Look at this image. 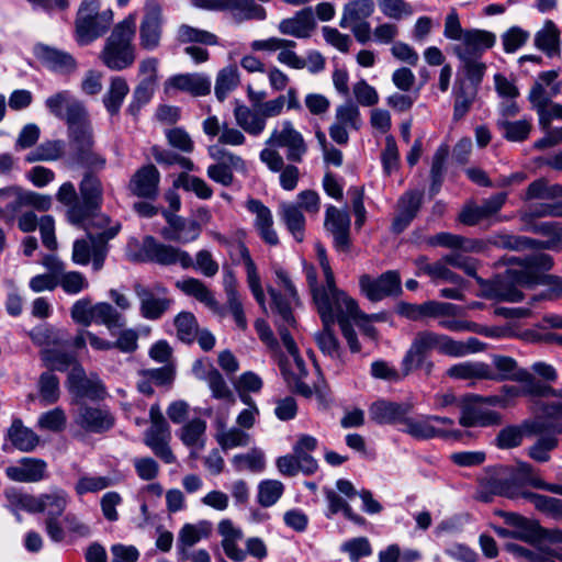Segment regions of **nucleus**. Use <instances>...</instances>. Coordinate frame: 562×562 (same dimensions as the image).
<instances>
[{"instance_id": "nucleus-8", "label": "nucleus", "mask_w": 562, "mask_h": 562, "mask_svg": "<svg viewBox=\"0 0 562 562\" xmlns=\"http://www.w3.org/2000/svg\"><path fill=\"white\" fill-rule=\"evenodd\" d=\"M306 281L321 318L330 321V308L347 312V314L352 317L359 314L358 303L344 291L338 290L335 283L334 288L328 286L326 283L325 285L318 286L317 273L314 268L307 270Z\"/></svg>"}, {"instance_id": "nucleus-26", "label": "nucleus", "mask_w": 562, "mask_h": 562, "mask_svg": "<svg viewBox=\"0 0 562 562\" xmlns=\"http://www.w3.org/2000/svg\"><path fill=\"white\" fill-rule=\"evenodd\" d=\"M34 56L44 67L57 74L68 75L77 69V61L71 54L46 44H36Z\"/></svg>"}, {"instance_id": "nucleus-6", "label": "nucleus", "mask_w": 562, "mask_h": 562, "mask_svg": "<svg viewBox=\"0 0 562 562\" xmlns=\"http://www.w3.org/2000/svg\"><path fill=\"white\" fill-rule=\"evenodd\" d=\"M135 33L136 23L133 15H128L117 23L100 53L103 65L113 71H122L132 67L136 60V47L133 43Z\"/></svg>"}, {"instance_id": "nucleus-18", "label": "nucleus", "mask_w": 562, "mask_h": 562, "mask_svg": "<svg viewBox=\"0 0 562 562\" xmlns=\"http://www.w3.org/2000/svg\"><path fill=\"white\" fill-rule=\"evenodd\" d=\"M362 126L358 105L348 100L336 108L335 122L329 126V136L338 145L349 142L348 128L359 131Z\"/></svg>"}, {"instance_id": "nucleus-41", "label": "nucleus", "mask_w": 562, "mask_h": 562, "mask_svg": "<svg viewBox=\"0 0 562 562\" xmlns=\"http://www.w3.org/2000/svg\"><path fill=\"white\" fill-rule=\"evenodd\" d=\"M130 92V87L125 78L115 76L111 78L109 90L103 95V104L111 116L120 113L125 97Z\"/></svg>"}, {"instance_id": "nucleus-42", "label": "nucleus", "mask_w": 562, "mask_h": 562, "mask_svg": "<svg viewBox=\"0 0 562 562\" xmlns=\"http://www.w3.org/2000/svg\"><path fill=\"white\" fill-rule=\"evenodd\" d=\"M8 437L16 449L24 452L33 451L40 442V437L32 429L25 427L21 419L12 422Z\"/></svg>"}, {"instance_id": "nucleus-21", "label": "nucleus", "mask_w": 562, "mask_h": 562, "mask_svg": "<svg viewBox=\"0 0 562 562\" xmlns=\"http://www.w3.org/2000/svg\"><path fill=\"white\" fill-rule=\"evenodd\" d=\"M493 362L497 372L490 367V374L492 378H486V380L528 382L526 391L528 393H533L539 380H537L536 376L527 369L518 368L515 359L506 356H496Z\"/></svg>"}, {"instance_id": "nucleus-44", "label": "nucleus", "mask_w": 562, "mask_h": 562, "mask_svg": "<svg viewBox=\"0 0 562 562\" xmlns=\"http://www.w3.org/2000/svg\"><path fill=\"white\" fill-rule=\"evenodd\" d=\"M66 154V144L63 139H50L41 143L35 149L31 150L24 158L29 164L35 161H56Z\"/></svg>"}, {"instance_id": "nucleus-27", "label": "nucleus", "mask_w": 562, "mask_h": 562, "mask_svg": "<svg viewBox=\"0 0 562 562\" xmlns=\"http://www.w3.org/2000/svg\"><path fill=\"white\" fill-rule=\"evenodd\" d=\"M506 200L507 193L499 192L483 200L480 205H465L459 214V221L464 225L475 226L498 213Z\"/></svg>"}, {"instance_id": "nucleus-49", "label": "nucleus", "mask_w": 562, "mask_h": 562, "mask_svg": "<svg viewBox=\"0 0 562 562\" xmlns=\"http://www.w3.org/2000/svg\"><path fill=\"white\" fill-rule=\"evenodd\" d=\"M537 436V440L528 447L527 456L538 463L549 462L551 460V452L559 446V439L550 432Z\"/></svg>"}, {"instance_id": "nucleus-51", "label": "nucleus", "mask_w": 562, "mask_h": 562, "mask_svg": "<svg viewBox=\"0 0 562 562\" xmlns=\"http://www.w3.org/2000/svg\"><path fill=\"white\" fill-rule=\"evenodd\" d=\"M234 116L238 126L250 135L257 136L265 130L266 120L260 113L251 111L246 105H237Z\"/></svg>"}, {"instance_id": "nucleus-23", "label": "nucleus", "mask_w": 562, "mask_h": 562, "mask_svg": "<svg viewBox=\"0 0 562 562\" xmlns=\"http://www.w3.org/2000/svg\"><path fill=\"white\" fill-rule=\"evenodd\" d=\"M340 314H347V312H339L338 308H330V321L321 318L323 322V330L315 334V341L319 350L325 356L337 361V367L342 369L346 364L345 352L338 338L331 330V326L336 322V316Z\"/></svg>"}, {"instance_id": "nucleus-62", "label": "nucleus", "mask_w": 562, "mask_h": 562, "mask_svg": "<svg viewBox=\"0 0 562 562\" xmlns=\"http://www.w3.org/2000/svg\"><path fill=\"white\" fill-rule=\"evenodd\" d=\"M57 286H60L65 293L75 295L88 289L89 282L79 271H63L57 276Z\"/></svg>"}, {"instance_id": "nucleus-9", "label": "nucleus", "mask_w": 562, "mask_h": 562, "mask_svg": "<svg viewBox=\"0 0 562 562\" xmlns=\"http://www.w3.org/2000/svg\"><path fill=\"white\" fill-rule=\"evenodd\" d=\"M113 21L111 10L98 12L97 0H83L75 21L77 41L88 45L108 32Z\"/></svg>"}, {"instance_id": "nucleus-4", "label": "nucleus", "mask_w": 562, "mask_h": 562, "mask_svg": "<svg viewBox=\"0 0 562 562\" xmlns=\"http://www.w3.org/2000/svg\"><path fill=\"white\" fill-rule=\"evenodd\" d=\"M130 244L128 259L137 263H155L169 267L180 265L183 269L195 268L207 278L218 272V263L213 259L209 250L202 249L195 255V262L190 254L178 247L159 241L151 235L143 237L142 241Z\"/></svg>"}, {"instance_id": "nucleus-43", "label": "nucleus", "mask_w": 562, "mask_h": 562, "mask_svg": "<svg viewBox=\"0 0 562 562\" xmlns=\"http://www.w3.org/2000/svg\"><path fill=\"white\" fill-rule=\"evenodd\" d=\"M280 216L294 239L302 243L305 233V216L300 206L292 203H282L280 205Z\"/></svg>"}, {"instance_id": "nucleus-57", "label": "nucleus", "mask_w": 562, "mask_h": 562, "mask_svg": "<svg viewBox=\"0 0 562 562\" xmlns=\"http://www.w3.org/2000/svg\"><path fill=\"white\" fill-rule=\"evenodd\" d=\"M40 401L43 405H50L60 396L59 379L50 371L43 372L37 382Z\"/></svg>"}, {"instance_id": "nucleus-24", "label": "nucleus", "mask_w": 562, "mask_h": 562, "mask_svg": "<svg viewBox=\"0 0 562 562\" xmlns=\"http://www.w3.org/2000/svg\"><path fill=\"white\" fill-rule=\"evenodd\" d=\"M160 172L148 164L135 171L128 182V190L137 198L156 200L159 194Z\"/></svg>"}, {"instance_id": "nucleus-12", "label": "nucleus", "mask_w": 562, "mask_h": 562, "mask_svg": "<svg viewBox=\"0 0 562 562\" xmlns=\"http://www.w3.org/2000/svg\"><path fill=\"white\" fill-rule=\"evenodd\" d=\"M133 290L139 301V313L145 319H160L175 302L169 296L168 289L161 283L147 286L140 282H135Z\"/></svg>"}, {"instance_id": "nucleus-47", "label": "nucleus", "mask_w": 562, "mask_h": 562, "mask_svg": "<svg viewBox=\"0 0 562 562\" xmlns=\"http://www.w3.org/2000/svg\"><path fill=\"white\" fill-rule=\"evenodd\" d=\"M374 11L373 0H355L348 2L344 8L342 18L339 25L349 27L351 23L366 22Z\"/></svg>"}, {"instance_id": "nucleus-29", "label": "nucleus", "mask_w": 562, "mask_h": 562, "mask_svg": "<svg viewBox=\"0 0 562 562\" xmlns=\"http://www.w3.org/2000/svg\"><path fill=\"white\" fill-rule=\"evenodd\" d=\"M316 26L314 11L311 7H306L295 12L293 16L281 20L278 24V30L282 35L308 38Z\"/></svg>"}, {"instance_id": "nucleus-7", "label": "nucleus", "mask_w": 562, "mask_h": 562, "mask_svg": "<svg viewBox=\"0 0 562 562\" xmlns=\"http://www.w3.org/2000/svg\"><path fill=\"white\" fill-rule=\"evenodd\" d=\"M432 350L445 355L440 334L431 330L418 331L401 362L402 375L407 376L416 370H420L426 376L431 375L435 364L429 359V352Z\"/></svg>"}, {"instance_id": "nucleus-33", "label": "nucleus", "mask_w": 562, "mask_h": 562, "mask_svg": "<svg viewBox=\"0 0 562 562\" xmlns=\"http://www.w3.org/2000/svg\"><path fill=\"white\" fill-rule=\"evenodd\" d=\"M495 42L496 36L490 31L477 29L465 30L464 37L462 38L464 49L459 52L458 55L479 58L483 52L492 48Z\"/></svg>"}, {"instance_id": "nucleus-14", "label": "nucleus", "mask_w": 562, "mask_h": 562, "mask_svg": "<svg viewBox=\"0 0 562 562\" xmlns=\"http://www.w3.org/2000/svg\"><path fill=\"white\" fill-rule=\"evenodd\" d=\"M138 75L142 77L134 88L132 101L126 111L133 116H137L140 109L150 102L158 83V59L147 57L138 65Z\"/></svg>"}, {"instance_id": "nucleus-64", "label": "nucleus", "mask_w": 562, "mask_h": 562, "mask_svg": "<svg viewBox=\"0 0 562 562\" xmlns=\"http://www.w3.org/2000/svg\"><path fill=\"white\" fill-rule=\"evenodd\" d=\"M176 187H181L186 191L194 192L200 199H210L213 194L211 187L202 179L195 176H190L186 172L179 175L175 181Z\"/></svg>"}, {"instance_id": "nucleus-52", "label": "nucleus", "mask_w": 562, "mask_h": 562, "mask_svg": "<svg viewBox=\"0 0 562 562\" xmlns=\"http://www.w3.org/2000/svg\"><path fill=\"white\" fill-rule=\"evenodd\" d=\"M454 104H453V120H462L470 111L475 97L476 89L465 86L463 80L457 82L454 87Z\"/></svg>"}, {"instance_id": "nucleus-63", "label": "nucleus", "mask_w": 562, "mask_h": 562, "mask_svg": "<svg viewBox=\"0 0 562 562\" xmlns=\"http://www.w3.org/2000/svg\"><path fill=\"white\" fill-rule=\"evenodd\" d=\"M284 492V485L277 480L262 481L258 486V503L262 507L274 505Z\"/></svg>"}, {"instance_id": "nucleus-32", "label": "nucleus", "mask_w": 562, "mask_h": 562, "mask_svg": "<svg viewBox=\"0 0 562 562\" xmlns=\"http://www.w3.org/2000/svg\"><path fill=\"white\" fill-rule=\"evenodd\" d=\"M501 423L502 416L495 411L484 409L472 403H465L461 407L459 424L463 427H488Z\"/></svg>"}, {"instance_id": "nucleus-60", "label": "nucleus", "mask_w": 562, "mask_h": 562, "mask_svg": "<svg viewBox=\"0 0 562 562\" xmlns=\"http://www.w3.org/2000/svg\"><path fill=\"white\" fill-rule=\"evenodd\" d=\"M175 326L177 329V337L184 344H192L199 330L196 317L191 312H180L175 317Z\"/></svg>"}, {"instance_id": "nucleus-59", "label": "nucleus", "mask_w": 562, "mask_h": 562, "mask_svg": "<svg viewBox=\"0 0 562 562\" xmlns=\"http://www.w3.org/2000/svg\"><path fill=\"white\" fill-rule=\"evenodd\" d=\"M124 317L110 303L101 302L93 305L92 323L105 325L110 330L124 326Z\"/></svg>"}, {"instance_id": "nucleus-50", "label": "nucleus", "mask_w": 562, "mask_h": 562, "mask_svg": "<svg viewBox=\"0 0 562 562\" xmlns=\"http://www.w3.org/2000/svg\"><path fill=\"white\" fill-rule=\"evenodd\" d=\"M448 156L449 147L447 145H440L432 156L429 186V195L431 198L437 195L441 189L446 172L445 165Z\"/></svg>"}, {"instance_id": "nucleus-19", "label": "nucleus", "mask_w": 562, "mask_h": 562, "mask_svg": "<svg viewBox=\"0 0 562 562\" xmlns=\"http://www.w3.org/2000/svg\"><path fill=\"white\" fill-rule=\"evenodd\" d=\"M325 228L333 235L334 247L339 252H348L351 247L350 215L334 205H328L325 213Z\"/></svg>"}, {"instance_id": "nucleus-10", "label": "nucleus", "mask_w": 562, "mask_h": 562, "mask_svg": "<svg viewBox=\"0 0 562 562\" xmlns=\"http://www.w3.org/2000/svg\"><path fill=\"white\" fill-rule=\"evenodd\" d=\"M506 525L514 528V539L540 547L543 543H562L561 529H548L536 519L512 512H499Z\"/></svg>"}, {"instance_id": "nucleus-5", "label": "nucleus", "mask_w": 562, "mask_h": 562, "mask_svg": "<svg viewBox=\"0 0 562 562\" xmlns=\"http://www.w3.org/2000/svg\"><path fill=\"white\" fill-rule=\"evenodd\" d=\"M69 158L86 169L103 170L106 158L95 150L94 131L88 110L79 105L70 109L67 124Z\"/></svg>"}, {"instance_id": "nucleus-39", "label": "nucleus", "mask_w": 562, "mask_h": 562, "mask_svg": "<svg viewBox=\"0 0 562 562\" xmlns=\"http://www.w3.org/2000/svg\"><path fill=\"white\" fill-rule=\"evenodd\" d=\"M535 46L548 57L560 55V31L553 21L547 20L543 27L536 33Z\"/></svg>"}, {"instance_id": "nucleus-11", "label": "nucleus", "mask_w": 562, "mask_h": 562, "mask_svg": "<svg viewBox=\"0 0 562 562\" xmlns=\"http://www.w3.org/2000/svg\"><path fill=\"white\" fill-rule=\"evenodd\" d=\"M70 502L69 494L63 488H52L48 493L41 494V513L46 514L44 521L45 531L54 542L65 540V531L60 517Z\"/></svg>"}, {"instance_id": "nucleus-15", "label": "nucleus", "mask_w": 562, "mask_h": 562, "mask_svg": "<svg viewBox=\"0 0 562 562\" xmlns=\"http://www.w3.org/2000/svg\"><path fill=\"white\" fill-rule=\"evenodd\" d=\"M74 424L89 434H104L115 425V417L106 406L80 403L74 416Z\"/></svg>"}, {"instance_id": "nucleus-3", "label": "nucleus", "mask_w": 562, "mask_h": 562, "mask_svg": "<svg viewBox=\"0 0 562 562\" xmlns=\"http://www.w3.org/2000/svg\"><path fill=\"white\" fill-rule=\"evenodd\" d=\"M525 270L507 269L492 279L477 278L482 296L487 300L520 302L524 293L519 286L531 288L539 282V272L553 267V258L544 252H536L525 259Z\"/></svg>"}, {"instance_id": "nucleus-25", "label": "nucleus", "mask_w": 562, "mask_h": 562, "mask_svg": "<svg viewBox=\"0 0 562 562\" xmlns=\"http://www.w3.org/2000/svg\"><path fill=\"white\" fill-rule=\"evenodd\" d=\"M162 33V13L158 3L146 7L139 26V45L146 50H154L160 44Z\"/></svg>"}, {"instance_id": "nucleus-13", "label": "nucleus", "mask_w": 562, "mask_h": 562, "mask_svg": "<svg viewBox=\"0 0 562 562\" xmlns=\"http://www.w3.org/2000/svg\"><path fill=\"white\" fill-rule=\"evenodd\" d=\"M195 8L207 11H227L236 23L249 20L262 21L267 18L266 9L255 0H190Z\"/></svg>"}, {"instance_id": "nucleus-36", "label": "nucleus", "mask_w": 562, "mask_h": 562, "mask_svg": "<svg viewBox=\"0 0 562 562\" xmlns=\"http://www.w3.org/2000/svg\"><path fill=\"white\" fill-rule=\"evenodd\" d=\"M160 234L166 240L188 244L199 238L201 225L195 220L179 217L173 227H164Z\"/></svg>"}, {"instance_id": "nucleus-53", "label": "nucleus", "mask_w": 562, "mask_h": 562, "mask_svg": "<svg viewBox=\"0 0 562 562\" xmlns=\"http://www.w3.org/2000/svg\"><path fill=\"white\" fill-rule=\"evenodd\" d=\"M403 425L404 428L402 430L418 440L436 437L446 438L448 436L447 430L435 428L427 418L425 420H416L406 416Z\"/></svg>"}, {"instance_id": "nucleus-38", "label": "nucleus", "mask_w": 562, "mask_h": 562, "mask_svg": "<svg viewBox=\"0 0 562 562\" xmlns=\"http://www.w3.org/2000/svg\"><path fill=\"white\" fill-rule=\"evenodd\" d=\"M490 244L497 248L521 251L525 249H542L547 248L549 243L533 239L527 236H518L513 234H497L493 236Z\"/></svg>"}, {"instance_id": "nucleus-61", "label": "nucleus", "mask_w": 562, "mask_h": 562, "mask_svg": "<svg viewBox=\"0 0 562 562\" xmlns=\"http://www.w3.org/2000/svg\"><path fill=\"white\" fill-rule=\"evenodd\" d=\"M325 496L328 502L329 510L327 517H330L331 515H336L337 513L342 512L344 516L348 520L355 522L356 525L362 526L366 524V519L362 516L353 513L349 504L342 497H340L335 491L326 490Z\"/></svg>"}, {"instance_id": "nucleus-46", "label": "nucleus", "mask_w": 562, "mask_h": 562, "mask_svg": "<svg viewBox=\"0 0 562 562\" xmlns=\"http://www.w3.org/2000/svg\"><path fill=\"white\" fill-rule=\"evenodd\" d=\"M440 336L443 345L445 356L448 357H464L472 352L482 351L485 347V344L475 337H470L467 341H459L445 334H440Z\"/></svg>"}, {"instance_id": "nucleus-17", "label": "nucleus", "mask_w": 562, "mask_h": 562, "mask_svg": "<svg viewBox=\"0 0 562 562\" xmlns=\"http://www.w3.org/2000/svg\"><path fill=\"white\" fill-rule=\"evenodd\" d=\"M266 145L286 148V159L291 162H301L307 153V144L290 121H284L280 131L274 130Z\"/></svg>"}, {"instance_id": "nucleus-34", "label": "nucleus", "mask_w": 562, "mask_h": 562, "mask_svg": "<svg viewBox=\"0 0 562 562\" xmlns=\"http://www.w3.org/2000/svg\"><path fill=\"white\" fill-rule=\"evenodd\" d=\"M217 531L223 538L222 547L226 557L236 562L243 561L246 558L245 550L237 546V542L243 539V531L229 519L220 521Z\"/></svg>"}, {"instance_id": "nucleus-40", "label": "nucleus", "mask_w": 562, "mask_h": 562, "mask_svg": "<svg viewBox=\"0 0 562 562\" xmlns=\"http://www.w3.org/2000/svg\"><path fill=\"white\" fill-rule=\"evenodd\" d=\"M496 127L506 140L522 143L528 139L532 131V122L530 119H521L517 121L497 119Z\"/></svg>"}, {"instance_id": "nucleus-54", "label": "nucleus", "mask_w": 562, "mask_h": 562, "mask_svg": "<svg viewBox=\"0 0 562 562\" xmlns=\"http://www.w3.org/2000/svg\"><path fill=\"white\" fill-rule=\"evenodd\" d=\"M447 374L453 379H485L492 378L490 374V366L483 362H462L451 366Z\"/></svg>"}, {"instance_id": "nucleus-48", "label": "nucleus", "mask_w": 562, "mask_h": 562, "mask_svg": "<svg viewBox=\"0 0 562 562\" xmlns=\"http://www.w3.org/2000/svg\"><path fill=\"white\" fill-rule=\"evenodd\" d=\"M198 376L207 382L214 398L225 401L231 404L235 403L233 391L229 389L224 376L216 368L211 367L203 375Z\"/></svg>"}, {"instance_id": "nucleus-30", "label": "nucleus", "mask_w": 562, "mask_h": 562, "mask_svg": "<svg viewBox=\"0 0 562 562\" xmlns=\"http://www.w3.org/2000/svg\"><path fill=\"white\" fill-rule=\"evenodd\" d=\"M5 474L14 482H40L47 476V463L37 458H22L16 465L8 467Z\"/></svg>"}, {"instance_id": "nucleus-56", "label": "nucleus", "mask_w": 562, "mask_h": 562, "mask_svg": "<svg viewBox=\"0 0 562 562\" xmlns=\"http://www.w3.org/2000/svg\"><path fill=\"white\" fill-rule=\"evenodd\" d=\"M177 40L180 44L198 43L210 46L218 44V38L215 34L188 24H181L179 26L177 31Z\"/></svg>"}, {"instance_id": "nucleus-1", "label": "nucleus", "mask_w": 562, "mask_h": 562, "mask_svg": "<svg viewBox=\"0 0 562 562\" xmlns=\"http://www.w3.org/2000/svg\"><path fill=\"white\" fill-rule=\"evenodd\" d=\"M543 484L539 470L528 462L518 461L515 467H491L480 480V498L485 503L491 502L493 495L509 499L525 498L538 512L555 520L562 519V499L525 490L526 486L542 490Z\"/></svg>"}, {"instance_id": "nucleus-16", "label": "nucleus", "mask_w": 562, "mask_h": 562, "mask_svg": "<svg viewBox=\"0 0 562 562\" xmlns=\"http://www.w3.org/2000/svg\"><path fill=\"white\" fill-rule=\"evenodd\" d=\"M359 286L371 302L402 293L401 277L396 270H389L375 279L369 274H362L359 279Z\"/></svg>"}, {"instance_id": "nucleus-31", "label": "nucleus", "mask_w": 562, "mask_h": 562, "mask_svg": "<svg viewBox=\"0 0 562 562\" xmlns=\"http://www.w3.org/2000/svg\"><path fill=\"white\" fill-rule=\"evenodd\" d=\"M176 288L183 292L186 295L192 296L200 303L204 304L217 316H225V308L218 303L213 292L201 280L195 278H187L184 280L177 281Z\"/></svg>"}, {"instance_id": "nucleus-2", "label": "nucleus", "mask_w": 562, "mask_h": 562, "mask_svg": "<svg viewBox=\"0 0 562 562\" xmlns=\"http://www.w3.org/2000/svg\"><path fill=\"white\" fill-rule=\"evenodd\" d=\"M101 170L87 169L76 190L72 182H64L56 200L67 207L66 216L70 224L86 231L91 227L103 228L110 223V217L102 213L104 188L97 172Z\"/></svg>"}, {"instance_id": "nucleus-45", "label": "nucleus", "mask_w": 562, "mask_h": 562, "mask_svg": "<svg viewBox=\"0 0 562 562\" xmlns=\"http://www.w3.org/2000/svg\"><path fill=\"white\" fill-rule=\"evenodd\" d=\"M75 105L86 108L83 103L75 98L68 90L59 91L45 100V106L57 119L64 120L68 124L70 109Z\"/></svg>"}, {"instance_id": "nucleus-35", "label": "nucleus", "mask_w": 562, "mask_h": 562, "mask_svg": "<svg viewBox=\"0 0 562 562\" xmlns=\"http://www.w3.org/2000/svg\"><path fill=\"white\" fill-rule=\"evenodd\" d=\"M167 85L177 90L189 92L194 97L206 95L211 92V81L199 74L172 76L168 79Z\"/></svg>"}, {"instance_id": "nucleus-28", "label": "nucleus", "mask_w": 562, "mask_h": 562, "mask_svg": "<svg viewBox=\"0 0 562 562\" xmlns=\"http://www.w3.org/2000/svg\"><path fill=\"white\" fill-rule=\"evenodd\" d=\"M411 411V404L379 400L370 405L369 416L379 425L403 424Z\"/></svg>"}, {"instance_id": "nucleus-20", "label": "nucleus", "mask_w": 562, "mask_h": 562, "mask_svg": "<svg viewBox=\"0 0 562 562\" xmlns=\"http://www.w3.org/2000/svg\"><path fill=\"white\" fill-rule=\"evenodd\" d=\"M460 311L458 305L446 302L427 301L423 304L400 302L396 306L398 315L411 321H419L423 317L456 316Z\"/></svg>"}, {"instance_id": "nucleus-58", "label": "nucleus", "mask_w": 562, "mask_h": 562, "mask_svg": "<svg viewBox=\"0 0 562 562\" xmlns=\"http://www.w3.org/2000/svg\"><path fill=\"white\" fill-rule=\"evenodd\" d=\"M239 83V74L235 65L227 66L220 70L215 82V95L220 102H223L227 94L237 88Z\"/></svg>"}, {"instance_id": "nucleus-55", "label": "nucleus", "mask_w": 562, "mask_h": 562, "mask_svg": "<svg viewBox=\"0 0 562 562\" xmlns=\"http://www.w3.org/2000/svg\"><path fill=\"white\" fill-rule=\"evenodd\" d=\"M42 359L50 372H65L67 370H72L76 364H80L76 355L56 349L44 350L42 352Z\"/></svg>"}, {"instance_id": "nucleus-37", "label": "nucleus", "mask_w": 562, "mask_h": 562, "mask_svg": "<svg viewBox=\"0 0 562 562\" xmlns=\"http://www.w3.org/2000/svg\"><path fill=\"white\" fill-rule=\"evenodd\" d=\"M268 292L271 297V310L279 316L276 321L278 333L280 334V327H284L288 330L290 327H295L296 321L292 312L293 302L276 289L270 288Z\"/></svg>"}, {"instance_id": "nucleus-22", "label": "nucleus", "mask_w": 562, "mask_h": 562, "mask_svg": "<svg viewBox=\"0 0 562 562\" xmlns=\"http://www.w3.org/2000/svg\"><path fill=\"white\" fill-rule=\"evenodd\" d=\"M67 386L76 398H88L91 401L103 400L105 387L100 380L89 379L81 364H76L68 373Z\"/></svg>"}]
</instances>
